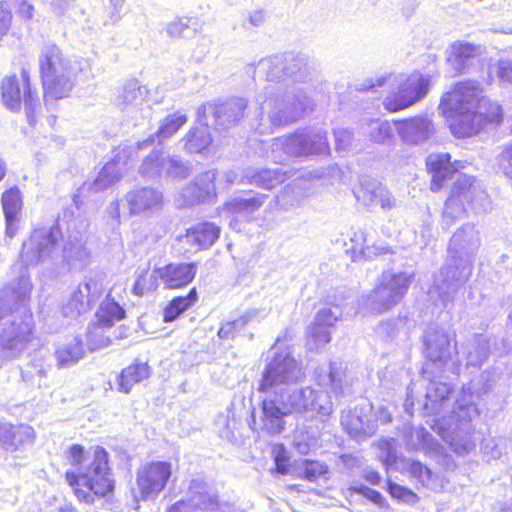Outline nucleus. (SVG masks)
Masks as SVG:
<instances>
[{
    "instance_id": "nucleus-1",
    "label": "nucleus",
    "mask_w": 512,
    "mask_h": 512,
    "mask_svg": "<svg viewBox=\"0 0 512 512\" xmlns=\"http://www.w3.org/2000/svg\"><path fill=\"white\" fill-rule=\"evenodd\" d=\"M262 374L258 390L265 393L261 409V429L271 435L284 430V417L293 412L312 413L321 419L333 412L331 395L325 388L330 387L337 397L346 386L345 367L340 362H331L317 373L318 388L306 387L290 392V386L303 380L305 374L301 362L289 347L277 342L272 348Z\"/></svg>"
},
{
    "instance_id": "nucleus-2",
    "label": "nucleus",
    "mask_w": 512,
    "mask_h": 512,
    "mask_svg": "<svg viewBox=\"0 0 512 512\" xmlns=\"http://www.w3.org/2000/svg\"><path fill=\"white\" fill-rule=\"evenodd\" d=\"M441 114L450 122L449 128L467 126L482 128L500 125L503 118L501 106L486 97L476 81L456 83L444 94L439 104Z\"/></svg>"
},
{
    "instance_id": "nucleus-3",
    "label": "nucleus",
    "mask_w": 512,
    "mask_h": 512,
    "mask_svg": "<svg viewBox=\"0 0 512 512\" xmlns=\"http://www.w3.org/2000/svg\"><path fill=\"white\" fill-rule=\"evenodd\" d=\"M72 468L66 472V480L79 501L91 504L95 497H104L114 488L108 453L102 447L85 451L80 445L69 450Z\"/></svg>"
},
{
    "instance_id": "nucleus-4",
    "label": "nucleus",
    "mask_w": 512,
    "mask_h": 512,
    "mask_svg": "<svg viewBox=\"0 0 512 512\" xmlns=\"http://www.w3.org/2000/svg\"><path fill=\"white\" fill-rule=\"evenodd\" d=\"M479 245V232L473 225L466 224L458 229L450 240L448 263L436 277L430 293L435 291L444 303L448 302L471 276L472 257Z\"/></svg>"
},
{
    "instance_id": "nucleus-5",
    "label": "nucleus",
    "mask_w": 512,
    "mask_h": 512,
    "mask_svg": "<svg viewBox=\"0 0 512 512\" xmlns=\"http://www.w3.org/2000/svg\"><path fill=\"white\" fill-rule=\"evenodd\" d=\"M39 67L45 97L62 99L67 97L75 85L80 63L67 58L53 43H46L39 55Z\"/></svg>"
},
{
    "instance_id": "nucleus-6",
    "label": "nucleus",
    "mask_w": 512,
    "mask_h": 512,
    "mask_svg": "<svg viewBox=\"0 0 512 512\" xmlns=\"http://www.w3.org/2000/svg\"><path fill=\"white\" fill-rule=\"evenodd\" d=\"M479 416V410L474 402L473 395L465 389L457 399L452 415L448 419H441L433 429L458 454H465L474 448L471 440V421Z\"/></svg>"
},
{
    "instance_id": "nucleus-7",
    "label": "nucleus",
    "mask_w": 512,
    "mask_h": 512,
    "mask_svg": "<svg viewBox=\"0 0 512 512\" xmlns=\"http://www.w3.org/2000/svg\"><path fill=\"white\" fill-rule=\"evenodd\" d=\"M390 85L391 91L384 100V106L389 111L407 108L421 100L429 90L430 80L419 72L410 75L385 73L367 80V84L359 90Z\"/></svg>"
},
{
    "instance_id": "nucleus-8",
    "label": "nucleus",
    "mask_w": 512,
    "mask_h": 512,
    "mask_svg": "<svg viewBox=\"0 0 512 512\" xmlns=\"http://www.w3.org/2000/svg\"><path fill=\"white\" fill-rule=\"evenodd\" d=\"M487 202V193L481 184L474 178L462 174L456 179L450 197L445 203L442 214L443 223L449 227L466 211V205L484 209Z\"/></svg>"
},
{
    "instance_id": "nucleus-9",
    "label": "nucleus",
    "mask_w": 512,
    "mask_h": 512,
    "mask_svg": "<svg viewBox=\"0 0 512 512\" xmlns=\"http://www.w3.org/2000/svg\"><path fill=\"white\" fill-rule=\"evenodd\" d=\"M148 95V88L137 79H128L119 87L114 102L123 112L127 125L143 126L150 119L152 108Z\"/></svg>"
},
{
    "instance_id": "nucleus-10",
    "label": "nucleus",
    "mask_w": 512,
    "mask_h": 512,
    "mask_svg": "<svg viewBox=\"0 0 512 512\" xmlns=\"http://www.w3.org/2000/svg\"><path fill=\"white\" fill-rule=\"evenodd\" d=\"M412 280L413 274L384 272L363 302L371 313L387 311L402 299Z\"/></svg>"
},
{
    "instance_id": "nucleus-11",
    "label": "nucleus",
    "mask_w": 512,
    "mask_h": 512,
    "mask_svg": "<svg viewBox=\"0 0 512 512\" xmlns=\"http://www.w3.org/2000/svg\"><path fill=\"white\" fill-rule=\"evenodd\" d=\"M227 503L219 501L217 493L204 480L193 479L188 487V497L171 505L167 512H233Z\"/></svg>"
},
{
    "instance_id": "nucleus-12",
    "label": "nucleus",
    "mask_w": 512,
    "mask_h": 512,
    "mask_svg": "<svg viewBox=\"0 0 512 512\" xmlns=\"http://www.w3.org/2000/svg\"><path fill=\"white\" fill-rule=\"evenodd\" d=\"M1 96L4 106L12 111L19 110L23 102L29 124L36 125L34 113L39 106V100L30 88L28 74L25 70H22L21 79L13 75L2 80Z\"/></svg>"
},
{
    "instance_id": "nucleus-13",
    "label": "nucleus",
    "mask_w": 512,
    "mask_h": 512,
    "mask_svg": "<svg viewBox=\"0 0 512 512\" xmlns=\"http://www.w3.org/2000/svg\"><path fill=\"white\" fill-rule=\"evenodd\" d=\"M315 103L303 88L287 90L281 101L271 112L274 126L291 125L313 112Z\"/></svg>"
},
{
    "instance_id": "nucleus-14",
    "label": "nucleus",
    "mask_w": 512,
    "mask_h": 512,
    "mask_svg": "<svg viewBox=\"0 0 512 512\" xmlns=\"http://www.w3.org/2000/svg\"><path fill=\"white\" fill-rule=\"evenodd\" d=\"M172 476V464L152 461L142 465L136 474L137 489L142 500H155Z\"/></svg>"
},
{
    "instance_id": "nucleus-15",
    "label": "nucleus",
    "mask_w": 512,
    "mask_h": 512,
    "mask_svg": "<svg viewBox=\"0 0 512 512\" xmlns=\"http://www.w3.org/2000/svg\"><path fill=\"white\" fill-rule=\"evenodd\" d=\"M59 236L58 227L34 230L30 238L23 243L20 255L21 261L28 266L54 259L57 252L56 242Z\"/></svg>"
},
{
    "instance_id": "nucleus-16",
    "label": "nucleus",
    "mask_w": 512,
    "mask_h": 512,
    "mask_svg": "<svg viewBox=\"0 0 512 512\" xmlns=\"http://www.w3.org/2000/svg\"><path fill=\"white\" fill-rule=\"evenodd\" d=\"M378 447L381 450L379 458L387 469H402L408 472L413 478L417 479L423 486L431 490L438 491L442 488V485L437 483V479L432 471L426 466H423L420 462L402 458L398 459L395 454L393 439L379 441Z\"/></svg>"
},
{
    "instance_id": "nucleus-17",
    "label": "nucleus",
    "mask_w": 512,
    "mask_h": 512,
    "mask_svg": "<svg viewBox=\"0 0 512 512\" xmlns=\"http://www.w3.org/2000/svg\"><path fill=\"white\" fill-rule=\"evenodd\" d=\"M425 353L435 368L442 371L456 352L452 335L443 328L430 326L424 336Z\"/></svg>"
},
{
    "instance_id": "nucleus-18",
    "label": "nucleus",
    "mask_w": 512,
    "mask_h": 512,
    "mask_svg": "<svg viewBox=\"0 0 512 512\" xmlns=\"http://www.w3.org/2000/svg\"><path fill=\"white\" fill-rule=\"evenodd\" d=\"M103 292L104 289L100 280L91 277L86 278L73 291L67 303L63 306V315L73 319L86 313L98 301Z\"/></svg>"
},
{
    "instance_id": "nucleus-19",
    "label": "nucleus",
    "mask_w": 512,
    "mask_h": 512,
    "mask_svg": "<svg viewBox=\"0 0 512 512\" xmlns=\"http://www.w3.org/2000/svg\"><path fill=\"white\" fill-rule=\"evenodd\" d=\"M32 333L31 317L27 316L19 323H11L0 335V361L19 356L30 341Z\"/></svg>"
},
{
    "instance_id": "nucleus-20",
    "label": "nucleus",
    "mask_w": 512,
    "mask_h": 512,
    "mask_svg": "<svg viewBox=\"0 0 512 512\" xmlns=\"http://www.w3.org/2000/svg\"><path fill=\"white\" fill-rule=\"evenodd\" d=\"M98 326L88 332V344L91 350L104 348L110 344L108 337L102 336V328L111 327L125 317V310L113 299L106 298L97 311Z\"/></svg>"
},
{
    "instance_id": "nucleus-21",
    "label": "nucleus",
    "mask_w": 512,
    "mask_h": 512,
    "mask_svg": "<svg viewBox=\"0 0 512 512\" xmlns=\"http://www.w3.org/2000/svg\"><path fill=\"white\" fill-rule=\"evenodd\" d=\"M341 423L347 433L357 440L372 435L376 429L372 406L368 403L343 413Z\"/></svg>"
},
{
    "instance_id": "nucleus-22",
    "label": "nucleus",
    "mask_w": 512,
    "mask_h": 512,
    "mask_svg": "<svg viewBox=\"0 0 512 512\" xmlns=\"http://www.w3.org/2000/svg\"><path fill=\"white\" fill-rule=\"evenodd\" d=\"M339 319V316L331 308L319 310L308 332L307 346L310 350H318L331 340L329 328Z\"/></svg>"
},
{
    "instance_id": "nucleus-23",
    "label": "nucleus",
    "mask_w": 512,
    "mask_h": 512,
    "mask_svg": "<svg viewBox=\"0 0 512 512\" xmlns=\"http://www.w3.org/2000/svg\"><path fill=\"white\" fill-rule=\"evenodd\" d=\"M87 221H80V227L76 232L70 231L68 239L62 249V257L72 266L82 267L89 259L90 253L86 248Z\"/></svg>"
},
{
    "instance_id": "nucleus-24",
    "label": "nucleus",
    "mask_w": 512,
    "mask_h": 512,
    "mask_svg": "<svg viewBox=\"0 0 512 512\" xmlns=\"http://www.w3.org/2000/svg\"><path fill=\"white\" fill-rule=\"evenodd\" d=\"M141 172L147 176L158 175L166 172L167 175L174 178H186L190 174V167L187 163L178 158H162L157 152L150 154L141 166Z\"/></svg>"
},
{
    "instance_id": "nucleus-25",
    "label": "nucleus",
    "mask_w": 512,
    "mask_h": 512,
    "mask_svg": "<svg viewBox=\"0 0 512 512\" xmlns=\"http://www.w3.org/2000/svg\"><path fill=\"white\" fill-rule=\"evenodd\" d=\"M131 214L158 210L162 206L163 195L151 187L136 188L125 196Z\"/></svg>"
},
{
    "instance_id": "nucleus-26",
    "label": "nucleus",
    "mask_w": 512,
    "mask_h": 512,
    "mask_svg": "<svg viewBox=\"0 0 512 512\" xmlns=\"http://www.w3.org/2000/svg\"><path fill=\"white\" fill-rule=\"evenodd\" d=\"M197 267L193 263H172L158 268L159 279L169 289H177L189 284L196 275Z\"/></svg>"
},
{
    "instance_id": "nucleus-27",
    "label": "nucleus",
    "mask_w": 512,
    "mask_h": 512,
    "mask_svg": "<svg viewBox=\"0 0 512 512\" xmlns=\"http://www.w3.org/2000/svg\"><path fill=\"white\" fill-rule=\"evenodd\" d=\"M1 202L6 220V235L13 238L18 231L23 207L22 194L18 188L12 187L3 193Z\"/></svg>"
},
{
    "instance_id": "nucleus-28",
    "label": "nucleus",
    "mask_w": 512,
    "mask_h": 512,
    "mask_svg": "<svg viewBox=\"0 0 512 512\" xmlns=\"http://www.w3.org/2000/svg\"><path fill=\"white\" fill-rule=\"evenodd\" d=\"M214 122L218 126H235L243 118L247 107V100L241 97L231 98L227 101L215 104Z\"/></svg>"
},
{
    "instance_id": "nucleus-29",
    "label": "nucleus",
    "mask_w": 512,
    "mask_h": 512,
    "mask_svg": "<svg viewBox=\"0 0 512 512\" xmlns=\"http://www.w3.org/2000/svg\"><path fill=\"white\" fill-rule=\"evenodd\" d=\"M151 375L150 366L147 363L135 362L124 369L116 377V390L120 393L129 394L133 387Z\"/></svg>"
},
{
    "instance_id": "nucleus-30",
    "label": "nucleus",
    "mask_w": 512,
    "mask_h": 512,
    "mask_svg": "<svg viewBox=\"0 0 512 512\" xmlns=\"http://www.w3.org/2000/svg\"><path fill=\"white\" fill-rule=\"evenodd\" d=\"M450 158V154L448 153L431 154L427 158V168L432 174L430 184L432 191H439L444 180L456 171V168L454 167V164L451 163Z\"/></svg>"
},
{
    "instance_id": "nucleus-31",
    "label": "nucleus",
    "mask_w": 512,
    "mask_h": 512,
    "mask_svg": "<svg viewBox=\"0 0 512 512\" xmlns=\"http://www.w3.org/2000/svg\"><path fill=\"white\" fill-rule=\"evenodd\" d=\"M32 290L30 278L21 275L17 282L5 292L4 297H0V319L12 310L13 304H24L29 298Z\"/></svg>"
},
{
    "instance_id": "nucleus-32",
    "label": "nucleus",
    "mask_w": 512,
    "mask_h": 512,
    "mask_svg": "<svg viewBox=\"0 0 512 512\" xmlns=\"http://www.w3.org/2000/svg\"><path fill=\"white\" fill-rule=\"evenodd\" d=\"M123 173V165H120V158L113 159L104 165L98 173L96 179L89 183L86 182L81 187L82 192L98 193L115 184Z\"/></svg>"
},
{
    "instance_id": "nucleus-33",
    "label": "nucleus",
    "mask_w": 512,
    "mask_h": 512,
    "mask_svg": "<svg viewBox=\"0 0 512 512\" xmlns=\"http://www.w3.org/2000/svg\"><path fill=\"white\" fill-rule=\"evenodd\" d=\"M220 236V228L213 223L204 222L187 230L186 242L194 249L201 250L211 247Z\"/></svg>"
},
{
    "instance_id": "nucleus-34",
    "label": "nucleus",
    "mask_w": 512,
    "mask_h": 512,
    "mask_svg": "<svg viewBox=\"0 0 512 512\" xmlns=\"http://www.w3.org/2000/svg\"><path fill=\"white\" fill-rule=\"evenodd\" d=\"M286 60V80L295 83H306L315 76L313 63L305 56H294L293 54L284 55Z\"/></svg>"
},
{
    "instance_id": "nucleus-35",
    "label": "nucleus",
    "mask_w": 512,
    "mask_h": 512,
    "mask_svg": "<svg viewBox=\"0 0 512 512\" xmlns=\"http://www.w3.org/2000/svg\"><path fill=\"white\" fill-rule=\"evenodd\" d=\"M33 429L28 425L0 424V446L13 451L20 444L33 438Z\"/></svg>"
},
{
    "instance_id": "nucleus-36",
    "label": "nucleus",
    "mask_w": 512,
    "mask_h": 512,
    "mask_svg": "<svg viewBox=\"0 0 512 512\" xmlns=\"http://www.w3.org/2000/svg\"><path fill=\"white\" fill-rule=\"evenodd\" d=\"M481 53V47L468 42H454L448 49L447 62L456 74L461 73L467 61Z\"/></svg>"
},
{
    "instance_id": "nucleus-37",
    "label": "nucleus",
    "mask_w": 512,
    "mask_h": 512,
    "mask_svg": "<svg viewBox=\"0 0 512 512\" xmlns=\"http://www.w3.org/2000/svg\"><path fill=\"white\" fill-rule=\"evenodd\" d=\"M265 199L266 195L264 194L236 196L223 205L221 213L227 212L238 215H249L259 209L265 202Z\"/></svg>"
},
{
    "instance_id": "nucleus-38",
    "label": "nucleus",
    "mask_w": 512,
    "mask_h": 512,
    "mask_svg": "<svg viewBox=\"0 0 512 512\" xmlns=\"http://www.w3.org/2000/svg\"><path fill=\"white\" fill-rule=\"evenodd\" d=\"M355 196L368 206L379 204L385 210H390L395 206L392 194L382 185H376L372 188L361 187L355 191Z\"/></svg>"
},
{
    "instance_id": "nucleus-39",
    "label": "nucleus",
    "mask_w": 512,
    "mask_h": 512,
    "mask_svg": "<svg viewBox=\"0 0 512 512\" xmlns=\"http://www.w3.org/2000/svg\"><path fill=\"white\" fill-rule=\"evenodd\" d=\"M326 147V142L321 138L317 141H312L306 136L299 134L293 135L288 140L285 149L291 155L303 156L322 153L326 150Z\"/></svg>"
},
{
    "instance_id": "nucleus-40",
    "label": "nucleus",
    "mask_w": 512,
    "mask_h": 512,
    "mask_svg": "<svg viewBox=\"0 0 512 512\" xmlns=\"http://www.w3.org/2000/svg\"><path fill=\"white\" fill-rule=\"evenodd\" d=\"M83 357V344L78 338H75L71 342L61 346L55 352V358L59 368H66L75 365Z\"/></svg>"
},
{
    "instance_id": "nucleus-41",
    "label": "nucleus",
    "mask_w": 512,
    "mask_h": 512,
    "mask_svg": "<svg viewBox=\"0 0 512 512\" xmlns=\"http://www.w3.org/2000/svg\"><path fill=\"white\" fill-rule=\"evenodd\" d=\"M286 60L284 56H273L261 59L257 65L260 73L264 74L268 81L286 80Z\"/></svg>"
},
{
    "instance_id": "nucleus-42",
    "label": "nucleus",
    "mask_w": 512,
    "mask_h": 512,
    "mask_svg": "<svg viewBox=\"0 0 512 512\" xmlns=\"http://www.w3.org/2000/svg\"><path fill=\"white\" fill-rule=\"evenodd\" d=\"M286 172L282 169H264L254 173L252 176L245 175L244 179L250 184H254L260 188L272 189L278 184L284 182Z\"/></svg>"
},
{
    "instance_id": "nucleus-43",
    "label": "nucleus",
    "mask_w": 512,
    "mask_h": 512,
    "mask_svg": "<svg viewBox=\"0 0 512 512\" xmlns=\"http://www.w3.org/2000/svg\"><path fill=\"white\" fill-rule=\"evenodd\" d=\"M450 392L451 389L448 384L432 381L427 388V402L425 407L427 409H431L432 411H437L439 406V410H441V408L445 405Z\"/></svg>"
},
{
    "instance_id": "nucleus-44",
    "label": "nucleus",
    "mask_w": 512,
    "mask_h": 512,
    "mask_svg": "<svg viewBox=\"0 0 512 512\" xmlns=\"http://www.w3.org/2000/svg\"><path fill=\"white\" fill-rule=\"evenodd\" d=\"M197 300V292L193 288L185 297L174 298L164 310V321L176 320L184 311L189 309Z\"/></svg>"
},
{
    "instance_id": "nucleus-45",
    "label": "nucleus",
    "mask_w": 512,
    "mask_h": 512,
    "mask_svg": "<svg viewBox=\"0 0 512 512\" xmlns=\"http://www.w3.org/2000/svg\"><path fill=\"white\" fill-rule=\"evenodd\" d=\"M216 173L214 171H207L197 178L195 186L198 191L195 195L188 196V202L204 201L215 195Z\"/></svg>"
},
{
    "instance_id": "nucleus-46",
    "label": "nucleus",
    "mask_w": 512,
    "mask_h": 512,
    "mask_svg": "<svg viewBox=\"0 0 512 512\" xmlns=\"http://www.w3.org/2000/svg\"><path fill=\"white\" fill-rule=\"evenodd\" d=\"M159 278L158 269L149 271L144 269L137 275L132 292L137 296H144L148 293L154 292L158 286L157 279Z\"/></svg>"
},
{
    "instance_id": "nucleus-47",
    "label": "nucleus",
    "mask_w": 512,
    "mask_h": 512,
    "mask_svg": "<svg viewBox=\"0 0 512 512\" xmlns=\"http://www.w3.org/2000/svg\"><path fill=\"white\" fill-rule=\"evenodd\" d=\"M408 450H429L432 447L431 435L422 427H412L405 434Z\"/></svg>"
},
{
    "instance_id": "nucleus-48",
    "label": "nucleus",
    "mask_w": 512,
    "mask_h": 512,
    "mask_svg": "<svg viewBox=\"0 0 512 512\" xmlns=\"http://www.w3.org/2000/svg\"><path fill=\"white\" fill-rule=\"evenodd\" d=\"M212 143L208 130H189L185 136V148L191 153H201Z\"/></svg>"
},
{
    "instance_id": "nucleus-49",
    "label": "nucleus",
    "mask_w": 512,
    "mask_h": 512,
    "mask_svg": "<svg viewBox=\"0 0 512 512\" xmlns=\"http://www.w3.org/2000/svg\"><path fill=\"white\" fill-rule=\"evenodd\" d=\"M166 30L172 37H185L188 35L189 31L196 32L197 21L188 17L178 18L170 22Z\"/></svg>"
},
{
    "instance_id": "nucleus-50",
    "label": "nucleus",
    "mask_w": 512,
    "mask_h": 512,
    "mask_svg": "<svg viewBox=\"0 0 512 512\" xmlns=\"http://www.w3.org/2000/svg\"><path fill=\"white\" fill-rule=\"evenodd\" d=\"M350 241L352 243L351 247V253H352V259L355 261L359 257L363 256L367 259L373 258V254L376 252L372 251L373 247H369V245H366V238L362 231H357L353 234V236L350 238Z\"/></svg>"
},
{
    "instance_id": "nucleus-51",
    "label": "nucleus",
    "mask_w": 512,
    "mask_h": 512,
    "mask_svg": "<svg viewBox=\"0 0 512 512\" xmlns=\"http://www.w3.org/2000/svg\"><path fill=\"white\" fill-rule=\"evenodd\" d=\"M328 472V467L318 461L305 460L300 468L303 477L311 482L316 481Z\"/></svg>"
},
{
    "instance_id": "nucleus-52",
    "label": "nucleus",
    "mask_w": 512,
    "mask_h": 512,
    "mask_svg": "<svg viewBox=\"0 0 512 512\" xmlns=\"http://www.w3.org/2000/svg\"><path fill=\"white\" fill-rule=\"evenodd\" d=\"M306 196L302 189L296 186H288L277 196L278 203L285 209L298 204Z\"/></svg>"
},
{
    "instance_id": "nucleus-53",
    "label": "nucleus",
    "mask_w": 512,
    "mask_h": 512,
    "mask_svg": "<svg viewBox=\"0 0 512 512\" xmlns=\"http://www.w3.org/2000/svg\"><path fill=\"white\" fill-rule=\"evenodd\" d=\"M497 166L499 171L512 181V142L503 146L497 156Z\"/></svg>"
},
{
    "instance_id": "nucleus-54",
    "label": "nucleus",
    "mask_w": 512,
    "mask_h": 512,
    "mask_svg": "<svg viewBox=\"0 0 512 512\" xmlns=\"http://www.w3.org/2000/svg\"><path fill=\"white\" fill-rule=\"evenodd\" d=\"M293 444L300 454L306 455L316 446L317 439L314 436H310L308 433L298 431L294 435Z\"/></svg>"
},
{
    "instance_id": "nucleus-55",
    "label": "nucleus",
    "mask_w": 512,
    "mask_h": 512,
    "mask_svg": "<svg viewBox=\"0 0 512 512\" xmlns=\"http://www.w3.org/2000/svg\"><path fill=\"white\" fill-rule=\"evenodd\" d=\"M388 491L393 498L408 504H413L418 500V497L414 492L392 482H389Z\"/></svg>"
},
{
    "instance_id": "nucleus-56",
    "label": "nucleus",
    "mask_w": 512,
    "mask_h": 512,
    "mask_svg": "<svg viewBox=\"0 0 512 512\" xmlns=\"http://www.w3.org/2000/svg\"><path fill=\"white\" fill-rule=\"evenodd\" d=\"M266 313L264 310L259 309H251L242 314L239 318L231 321L232 325L235 327L236 332L242 330L246 325L254 320H258L260 318L265 317Z\"/></svg>"
},
{
    "instance_id": "nucleus-57",
    "label": "nucleus",
    "mask_w": 512,
    "mask_h": 512,
    "mask_svg": "<svg viewBox=\"0 0 512 512\" xmlns=\"http://www.w3.org/2000/svg\"><path fill=\"white\" fill-rule=\"evenodd\" d=\"M187 122V115L183 111H173L161 120L159 128H181Z\"/></svg>"
},
{
    "instance_id": "nucleus-58",
    "label": "nucleus",
    "mask_w": 512,
    "mask_h": 512,
    "mask_svg": "<svg viewBox=\"0 0 512 512\" xmlns=\"http://www.w3.org/2000/svg\"><path fill=\"white\" fill-rule=\"evenodd\" d=\"M402 140L408 144H419L428 138L429 130H398Z\"/></svg>"
},
{
    "instance_id": "nucleus-59",
    "label": "nucleus",
    "mask_w": 512,
    "mask_h": 512,
    "mask_svg": "<svg viewBox=\"0 0 512 512\" xmlns=\"http://www.w3.org/2000/svg\"><path fill=\"white\" fill-rule=\"evenodd\" d=\"M215 108V104L212 103L202 104L197 108L196 119L199 126L209 128L211 123L208 120V116L211 115L214 118Z\"/></svg>"
},
{
    "instance_id": "nucleus-60",
    "label": "nucleus",
    "mask_w": 512,
    "mask_h": 512,
    "mask_svg": "<svg viewBox=\"0 0 512 512\" xmlns=\"http://www.w3.org/2000/svg\"><path fill=\"white\" fill-rule=\"evenodd\" d=\"M12 14L7 3L0 1V39L11 27Z\"/></svg>"
},
{
    "instance_id": "nucleus-61",
    "label": "nucleus",
    "mask_w": 512,
    "mask_h": 512,
    "mask_svg": "<svg viewBox=\"0 0 512 512\" xmlns=\"http://www.w3.org/2000/svg\"><path fill=\"white\" fill-rule=\"evenodd\" d=\"M349 490L363 495L365 498L371 500L375 504L382 505L383 503V498L379 492L364 485L353 486L350 487Z\"/></svg>"
},
{
    "instance_id": "nucleus-62",
    "label": "nucleus",
    "mask_w": 512,
    "mask_h": 512,
    "mask_svg": "<svg viewBox=\"0 0 512 512\" xmlns=\"http://www.w3.org/2000/svg\"><path fill=\"white\" fill-rule=\"evenodd\" d=\"M497 75L502 81L512 82V60L500 59L497 63Z\"/></svg>"
},
{
    "instance_id": "nucleus-63",
    "label": "nucleus",
    "mask_w": 512,
    "mask_h": 512,
    "mask_svg": "<svg viewBox=\"0 0 512 512\" xmlns=\"http://www.w3.org/2000/svg\"><path fill=\"white\" fill-rule=\"evenodd\" d=\"M336 148L338 151H345L348 146V140L350 139L349 130H334Z\"/></svg>"
},
{
    "instance_id": "nucleus-64",
    "label": "nucleus",
    "mask_w": 512,
    "mask_h": 512,
    "mask_svg": "<svg viewBox=\"0 0 512 512\" xmlns=\"http://www.w3.org/2000/svg\"><path fill=\"white\" fill-rule=\"evenodd\" d=\"M432 126L431 121L427 117H416L410 119L409 122H405L400 128H430Z\"/></svg>"
}]
</instances>
